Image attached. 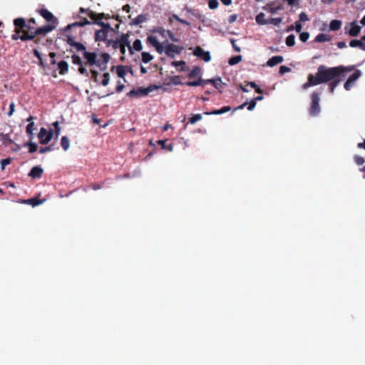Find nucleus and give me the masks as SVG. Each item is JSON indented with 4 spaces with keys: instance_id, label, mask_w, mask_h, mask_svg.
<instances>
[{
    "instance_id": "nucleus-35",
    "label": "nucleus",
    "mask_w": 365,
    "mask_h": 365,
    "mask_svg": "<svg viewBox=\"0 0 365 365\" xmlns=\"http://www.w3.org/2000/svg\"><path fill=\"white\" fill-rule=\"evenodd\" d=\"M25 146H29V152L30 153H35L38 149V145L36 143L29 142L26 143Z\"/></svg>"
},
{
    "instance_id": "nucleus-39",
    "label": "nucleus",
    "mask_w": 365,
    "mask_h": 365,
    "mask_svg": "<svg viewBox=\"0 0 365 365\" xmlns=\"http://www.w3.org/2000/svg\"><path fill=\"white\" fill-rule=\"evenodd\" d=\"M1 140L4 143L12 144L14 140L10 138L9 134L1 133Z\"/></svg>"
},
{
    "instance_id": "nucleus-15",
    "label": "nucleus",
    "mask_w": 365,
    "mask_h": 365,
    "mask_svg": "<svg viewBox=\"0 0 365 365\" xmlns=\"http://www.w3.org/2000/svg\"><path fill=\"white\" fill-rule=\"evenodd\" d=\"M38 14L45 19L47 21H53L55 24H56V19L53 16V14L50 12L46 9H41L38 11Z\"/></svg>"
},
{
    "instance_id": "nucleus-51",
    "label": "nucleus",
    "mask_w": 365,
    "mask_h": 365,
    "mask_svg": "<svg viewBox=\"0 0 365 365\" xmlns=\"http://www.w3.org/2000/svg\"><path fill=\"white\" fill-rule=\"evenodd\" d=\"M73 47L76 48L78 51H86V47L81 43L76 42Z\"/></svg>"
},
{
    "instance_id": "nucleus-19",
    "label": "nucleus",
    "mask_w": 365,
    "mask_h": 365,
    "mask_svg": "<svg viewBox=\"0 0 365 365\" xmlns=\"http://www.w3.org/2000/svg\"><path fill=\"white\" fill-rule=\"evenodd\" d=\"M361 27L356 24V21H353L351 23V29L349 31V34L351 36H356L359 34Z\"/></svg>"
},
{
    "instance_id": "nucleus-41",
    "label": "nucleus",
    "mask_w": 365,
    "mask_h": 365,
    "mask_svg": "<svg viewBox=\"0 0 365 365\" xmlns=\"http://www.w3.org/2000/svg\"><path fill=\"white\" fill-rule=\"evenodd\" d=\"M202 119V115L201 114H195L193 115L191 118H189V123L191 124H195L197 121L200 120Z\"/></svg>"
},
{
    "instance_id": "nucleus-8",
    "label": "nucleus",
    "mask_w": 365,
    "mask_h": 365,
    "mask_svg": "<svg viewBox=\"0 0 365 365\" xmlns=\"http://www.w3.org/2000/svg\"><path fill=\"white\" fill-rule=\"evenodd\" d=\"M53 137V130L50 129L47 130L45 128H41L38 135L39 142L42 145L48 144Z\"/></svg>"
},
{
    "instance_id": "nucleus-18",
    "label": "nucleus",
    "mask_w": 365,
    "mask_h": 365,
    "mask_svg": "<svg viewBox=\"0 0 365 365\" xmlns=\"http://www.w3.org/2000/svg\"><path fill=\"white\" fill-rule=\"evenodd\" d=\"M148 14H139L136 18L133 19L131 22V25H140L142 23L145 22L148 19Z\"/></svg>"
},
{
    "instance_id": "nucleus-13",
    "label": "nucleus",
    "mask_w": 365,
    "mask_h": 365,
    "mask_svg": "<svg viewBox=\"0 0 365 365\" xmlns=\"http://www.w3.org/2000/svg\"><path fill=\"white\" fill-rule=\"evenodd\" d=\"M193 54L198 58L203 59L205 62H208L211 59L210 52L204 51L200 46L195 47L193 51Z\"/></svg>"
},
{
    "instance_id": "nucleus-42",
    "label": "nucleus",
    "mask_w": 365,
    "mask_h": 365,
    "mask_svg": "<svg viewBox=\"0 0 365 365\" xmlns=\"http://www.w3.org/2000/svg\"><path fill=\"white\" fill-rule=\"evenodd\" d=\"M200 68L199 67H195L188 74L190 78H195L200 73Z\"/></svg>"
},
{
    "instance_id": "nucleus-20",
    "label": "nucleus",
    "mask_w": 365,
    "mask_h": 365,
    "mask_svg": "<svg viewBox=\"0 0 365 365\" xmlns=\"http://www.w3.org/2000/svg\"><path fill=\"white\" fill-rule=\"evenodd\" d=\"M284 61V58L282 56H274L269 58L267 62V66L273 67L278 63H282Z\"/></svg>"
},
{
    "instance_id": "nucleus-37",
    "label": "nucleus",
    "mask_w": 365,
    "mask_h": 365,
    "mask_svg": "<svg viewBox=\"0 0 365 365\" xmlns=\"http://www.w3.org/2000/svg\"><path fill=\"white\" fill-rule=\"evenodd\" d=\"M53 125L54 127L53 135H55V138L57 139L60 135L61 127L58 121L54 122Z\"/></svg>"
},
{
    "instance_id": "nucleus-58",
    "label": "nucleus",
    "mask_w": 365,
    "mask_h": 365,
    "mask_svg": "<svg viewBox=\"0 0 365 365\" xmlns=\"http://www.w3.org/2000/svg\"><path fill=\"white\" fill-rule=\"evenodd\" d=\"M282 22V18H272L270 19L268 23L272 24L274 25H278Z\"/></svg>"
},
{
    "instance_id": "nucleus-60",
    "label": "nucleus",
    "mask_w": 365,
    "mask_h": 365,
    "mask_svg": "<svg viewBox=\"0 0 365 365\" xmlns=\"http://www.w3.org/2000/svg\"><path fill=\"white\" fill-rule=\"evenodd\" d=\"M220 114H222L221 111H220V109H219V110H214L210 111V112L206 111V112L204 113V115H220Z\"/></svg>"
},
{
    "instance_id": "nucleus-62",
    "label": "nucleus",
    "mask_w": 365,
    "mask_h": 365,
    "mask_svg": "<svg viewBox=\"0 0 365 365\" xmlns=\"http://www.w3.org/2000/svg\"><path fill=\"white\" fill-rule=\"evenodd\" d=\"M15 104L14 102L11 103L9 105V111L8 112V115L11 116L15 110Z\"/></svg>"
},
{
    "instance_id": "nucleus-25",
    "label": "nucleus",
    "mask_w": 365,
    "mask_h": 365,
    "mask_svg": "<svg viewBox=\"0 0 365 365\" xmlns=\"http://www.w3.org/2000/svg\"><path fill=\"white\" fill-rule=\"evenodd\" d=\"M349 46L351 47H359L361 50L364 51L365 43H363L361 41L358 39H353L350 41Z\"/></svg>"
},
{
    "instance_id": "nucleus-23",
    "label": "nucleus",
    "mask_w": 365,
    "mask_h": 365,
    "mask_svg": "<svg viewBox=\"0 0 365 365\" xmlns=\"http://www.w3.org/2000/svg\"><path fill=\"white\" fill-rule=\"evenodd\" d=\"M344 78L340 77V78H336L334 80L329 81L330 83L329 84V92L331 93H333L334 92L336 87L339 84L341 81Z\"/></svg>"
},
{
    "instance_id": "nucleus-11",
    "label": "nucleus",
    "mask_w": 365,
    "mask_h": 365,
    "mask_svg": "<svg viewBox=\"0 0 365 365\" xmlns=\"http://www.w3.org/2000/svg\"><path fill=\"white\" fill-rule=\"evenodd\" d=\"M147 41L150 43L153 47H155L157 52L160 54L163 53L164 51V46L163 43H160L157 37L155 36H148L147 37Z\"/></svg>"
},
{
    "instance_id": "nucleus-22",
    "label": "nucleus",
    "mask_w": 365,
    "mask_h": 365,
    "mask_svg": "<svg viewBox=\"0 0 365 365\" xmlns=\"http://www.w3.org/2000/svg\"><path fill=\"white\" fill-rule=\"evenodd\" d=\"M58 67L59 68V73L61 75L66 74L68 72V64L65 61H61L58 63Z\"/></svg>"
},
{
    "instance_id": "nucleus-3",
    "label": "nucleus",
    "mask_w": 365,
    "mask_h": 365,
    "mask_svg": "<svg viewBox=\"0 0 365 365\" xmlns=\"http://www.w3.org/2000/svg\"><path fill=\"white\" fill-rule=\"evenodd\" d=\"M14 25L15 26V33L20 34L25 31H29V32L34 31L35 26L36 25V21L35 19L31 18L28 20V23H26V20L24 18H16L14 20Z\"/></svg>"
},
{
    "instance_id": "nucleus-48",
    "label": "nucleus",
    "mask_w": 365,
    "mask_h": 365,
    "mask_svg": "<svg viewBox=\"0 0 365 365\" xmlns=\"http://www.w3.org/2000/svg\"><path fill=\"white\" fill-rule=\"evenodd\" d=\"M33 53L39 60L40 65L43 66V63L40 52L37 49L34 48L33 50Z\"/></svg>"
},
{
    "instance_id": "nucleus-14",
    "label": "nucleus",
    "mask_w": 365,
    "mask_h": 365,
    "mask_svg": "<svg viewBox=\"0 0 365 365\" xmlns=\"http://www.w3.org/2000/svg\"><path fill=\"white\" fill-rule=\"evenodd\" d=\"M125 41L127 45V47L128 48L129 53L130 55L133 54V50L135 49L137 51H140L142 50V43L140 39H136L133 43V46L130 45V42L128 41V39L127 37H125Z\"/></svg>"
},
{
    "instance_id": "nucleus-36",
    "label": "nucleus",
    "mask_w": 365,
    "mask_h": 365,
    "mask_svg": "<svg viewBox=\"0 0 365 365\" xmlns=\"http://www.w3.org/2000/svg\"><path fill=\"white\" fill-rule=\"evenodd\" d=\"M285 43L288 46H293L295 44V36L293 34L289 35L285 40Z\"/></svg>"
},
{
    "instance_id": "nucleus-64",
    "label": "nucleus",
    "mask_w": 365,
    "mask_h": 365,
    "mask_svg": "<svg viewBox=\"0 0 365 365\" xmlns=\"http://www.w3.org/2000/svg\"><path fill=\"white\" fill-rule=\"evenodd\" d=\"M294 29H295L296 31L298 33H299L302 31V26L299 21L295 22Z\"/></svg>"
},
{
    "instance_id": "nucleus-34",
    "label": "nucleus",
    "mask_w": 365,
    "mask_h": 365,
    "mask_svg": "<svg viewBox=\"0 0 365 365\" xmlns=\"http://www.w3.org/2000/svg\"><path fill=\"white\" fill-rule=\"evenodd\" d=\"M329 40L330 38L324 34H319L315 38V41L317 42H327Z\"/></svg>"
},
{
    "instance_id": "nucleus-33",
    "label": "nucleus",
    "mask_w": 365,
    "mask_h": 365,
    "mask_svg": "<svg viewBox=\"0 0 365 365\" xmlns=\"http://www.w3.org/2000/svg\"><path fill=\"white\" fill-rule=\"evenodd\" d=\"M141 55L142 61L145 63H149L153 58V56L148 52H143Z\"/></svg>"
},
{
    "instance_id": "nucleus-63",
    "label": "nucleus",
    "mask_w": 365,
    "mask_h": 365,
    "mask_svg": "<svg viewBox=\"0 0 365 365\" xmlns=\"http://www.w3.org/2000/svg\"><path fill=\"white\" fill-rule=\"evenodd\" d=\"M256 106L255 101L252 99L248 104L247 109L249 110H252Z\"/></svg>"
},
{
    "instance_id": "nucleus-44",
    "label": "nucleus",
    "mask_w": 365,
    "mask_h": 365,
    "mask_svg": "<svg viewBox=\"0 0 365 365\" xmlns=\"http://www.w3.org/2000/svg\"><path fill=\"white\" fill-rule=\"evenodd\" d=\"M247 85L250 86L251 88L255 89V91L257 93L262 94L263 93V91L260 88H259V86L255 82H248Z\"/></svg>"
},
{
    "instance_id": "nucleus-9",
    "label": "nucleus",
    "mask_w": 365,
    "mask_h": 365,
    "mask_svg": "<svg viewBox=\"0 0 365 365\" xmlns=\"http://www.w3.org/2000/svg\"><path fill=\"white\" fill-rule=\"evenodd\" d=\"M361 75L362 73L360 70H355L345 82L344 85L345 90L349 91L354 86L355 81H357Z\"/></svg>"
},
{
    "instance_id": "nucleus-27",
    "label": "nucleus",
    "mask_w": 365,
    "mask_h": 365,
    "mask_svg": "<svg viewBox=\"0 0 365 365\" xmlns=\"http://www.w3.org/2000/svg\"><path fill=\"white\" fill-rule=\"evenodd\" d=\"M341 26V21L339 20H332L330 22L329 28L331 31H338Z\"/></svg>"
},
{
    "instance_id": "nucleus-29",
    "label": "nucleus",
    "mask_w": 365,
    "mask_h": 365,
    "mask_svg": "<svg viewBox=\"0 0 365 365\" xmlns=\"http://www.w3.org/2000/svg\"><path fill=\"white\" fill-rule=\"evenodd\" d=\"M61 145L63 150L66 151L70 146V140L66 136H63L61 139Z\"/></svg>"
},
{
    "instance_id": "nucleus-32",
    "label": "nucleus",
    "mask_w": 365,
    "mask_h": 365,
    "mask_svg": "<svg viewBox=\"0 0 365 365\" xmlns=\"http://www.w3.org/2000/svg\"><path fill=\"white\" fill-rule=\"evenodd\" d=\"M242 56L238 55L230 58L228 63L230 66H234L239 63L242 61Z\"/></svg>"
},
{
    "instance_id": "nucleus-17",
    "label": "nucleus",
    "mask_w": 365,
    "mask_h": 365,
    "mask_svg": "<svg viewBox=\"0 0 365 365\" xmlns=\"http://www.w3.org/2000/svg\"><path fill=\"white\" fill-rule=\"evenodd\" d=\"M207 83H211L216 89L219 91H220L222 88V86L225 85V83L222 82L220 78H217L215 79H206L205 85Z\"/></svg>"
},
{
    "instance_id": "nucleus-46",
    "label": "nucleus",
    "mask_w": 365,
    "mask_h": 365,
    "mask_svg": "<svg viewBox=\"0 0 365 365\" xmlns=\"http://www.w3.org/2000/svg\"><path fill=\"white\" fill-rule=\"evenodd\" d=\"M219 3L217 0H210L208 2V6L210 9H215L217 8Z\"/></svg>"
},
{
    "instance_id": "nucleus-12",
    "label": "nucleus",
    "mask_w": 365,
    "mask_h": 365,
    "mask_svg": "<svg viewBox=\"0 0 365 365\" xmlns=\"http://www.w3.org/2000/svg\"><path fill=\"white\" fill-rule=\"evenodd\" d=\"M153 32L159 34L163 37L168 36L169 38L173 42H178L179 40L175 37L174 34L170 30H165L162 27H158L153 30Z\"/></svg>"
},
{
    "instance_id": "nucleus-26",
    "label": "nucleus",
    "mask_w": 365,
    "mask_h": 365,
    "mask_svg": "<svg viewBox=\"0 0 365 365\" xmlns=\"http://www.w3.org/2000/svg\"><path fill=\"white\" fill-rule=\"evenodd\" d=\"M185 85L187 86H205V80L200 78L197 81H187L185 83Z\"/></svg>"
},
{
    "instance_id": "nucleus-56",
    "label": "nucleus",
    "mask_w": 365,
    "mask_h": 365,
    "mask_svg": "<svg viewBox=\"0 0 365 365\" xmlns=\"http://www.w3.org/2000/svg\"><path fill=\"white\" fill-rule=\"evenodd\" d=\"M173 17L176 20L178 21V22L182 24H185V25H189V22L187 21L186 20H183L182 19H180L178 15L176 14H173Z\"/></svg>"
},
{
    "instance_id": "nucleus-31",
    "label": "nucleus",
    "mask_w": 365,
    "mask_h": 365,
    "mask_svg": "<svg viewBox=\"0 0 365 365\" xmlns=\"http://www.w3.org/2000/svg\"><path fill=\"white\" fill-rule=\"evenodd\" d=\"M115 71L117 75L120 78H124V76L126 73V67L123 66H118L115 67Z\"/></svg>"
},
{
    "instance_id": "nucleus-43",
    "label": "nucleus",
    "mask_w": 365,
    "mask_h": 365,
    "mask_svg": "<svg viewBox=\"0 0 365 365\" xmlns=\"http://www.w3.org/2000/svg\"><path fill=\"white\" fill-rule=\"evenodd\" d=\"M71 59H72V62H73V64H76V65H78V66H81V65L83 64L81 58L78 56H77L76 54H74V55H73L71 56Z\"/></svg>"
},
{
    "instance_id": "nucleus-6",
    "label": "nucleus",
    "mask_w": 365,
    "mask_h": 365,
    "mask_svg": "<svg viewBox=\"0 0 365 365\" xmlns=\"http://www.w3.org/2000/svg\"><path fill=\"white\" fill-rule=\"evenodd\" d=\"M163 52H165L167 56L171 58L175 57V54H180L184 49L181 46L175 45L173 43H168L167 40L163 41Z\"/></svg>"
},
{
    "instance_id": "nucleus-28",
    "label": "nucleus",
    "mask_w": 365,
    "mask_h": 365,
    "mask_svg": "<svg viewBox=\"0 0 365 365\" xmlns=\"http://www.w3.org/2000/svg\"><path fill=\"white\" fill-rule=\"evenodd\" d=\"M110 58L109 54L104 53H102L101 57L98 59H101V63L102 64V67L100 68L101 69H104L106 68V63L108 62Z\"/></svg>"
},
{
    "instance_id": "nucleus-59",
    "label": "nucleus",
    "mask_w": 365,
    "mask_h": 365,
    "mask_svg": "<svg viewBox=\"0 0 365 365\" xmlns=\"http://www.w3.org/2000/svg\"><path fill=\"white\" fill-rule=\"evenodd\" d=\"M66 42L71 46H74V44L76 43V41H74V38L72 36H67Z\"/></svg>"
},
{
    "instance_id": "nucleus-1",
    "label": "nucleus",
    "mask_w": 365,
    "mask_h": 365,
    "mask_svg": "<svg viewBox=\"0 0 365 365\" xmlns=\"http://www.w3.org/2000/svg\"><path fill=\"white\" fill-rule=\"evenodd\" d=\"M354 70H355L354 66L327 67L324 65H320L317 68L315 76L312 73L308 75L307 82L302 85V88L306 90L309 87L329 82L336 78H345L346 73Z\"/></svg>"
},
{
    "instance_id": "nucleus-45",
    "label": "nucleus",
    "mask_w": 365,
    "mask_h": 365,
    "mask_svg": "<svg viewBox=\"0 0 365 365\" xmlns=\"http://www.w3.org/2000/svg\"><path fill=\"white\" fill-rule=\"evenodd\" d=\"M12 159L10 158H4L1 160V167L2 170H4L5 167L11 163Z\"/></svg>"
},
{
    "instance_id": "nucleus-30",
    "label": "nucleus",
    "mask_w": 365,
    "mask_h": 365,
    "mask_svg": "<svg viewBox=\"0 0 365 365\" xmlns=\"http://www.w3.org/2000/svg\"><path fill=\"white\" fill-rule=\"evenodd\" d=\"M264 16H265V15L264 13H262V12L259 13L256 16V19H255L256 22L260 25H265V24H268V21L267 20H265Z\"/></svg>"
},
{
    "instance_id": "nucleus-24",
    "label": "nucleus",
    "mask_w": 365,
    "mask_h": 365,
    "mask_svg": "<svg viewBox=\"0 0 365 365\" xmlns=\"http://www.w3.org/2000/svg\"><path fill=\"white\" fill-rule=\"evenodd\" d=\"M91 22L89 21L87 19H83L82 21H78V22H75V23H73L71 24H69L68 26H67V29H71V27H73V26H79V27H83L84 26H86V25H89L91 24Z\"/></svg>"
},
{
    "instance_id": "nucleus-21",
    "label": "nucleus",
    "mask_w": 365,
    "mask_h": 365,
    "mask_svg": "<svg viewBox=\"0 0 365 365\" xmlns=\"http://www.w3.org/2000/svg\"><path fill=\"white\" fill-rule=\"evenodd\" d=\"M33 120L34 117L31 115L29 116L26 120L28 122H29V123L26 126V133L30 136L31 139L33 138V132L34 130V123L33 122Z\"/></svg>"
},
{
    "instance_id": "nucleus-47",
    "label": "nucleus",
    "mask_w": 365,
    "mask_h": 365,
    "mask_svg": "<svg viewBox=\"0 0 365 365\" xmlns=\"http://www.w3.org/2000/svg\"><path fill=\"white\" fill-rule=\"evenodd\" d=\"M309 37V34L308 32H302L299 34V39L302 42H306Z\"/></svg>"
},
{
    "instance_id": "nucleus-57",
    "label": "nucleus",
    "mask_w": 365,
    "mask_h": 365,
    "mask_svg": "<svg viewBox=\"0 0 365 365\" xmlns=\"http://www.w3.org/2000/svg\"><path fill=\"white\" fill-rule=\"evenodd\" d=\"M78 71L81 74L88 76V72L86 68L83 67V64L79 66Z\"/></svg>"
},
{
    "instance_id": "nucleus-4",
    "label": "nucleus",
    "mask_w": 365,
    "mask_h": 365,
    "mask_svg": "<svg viewBox=\"0 0 365 365\" xmlns=\"http://www.w3.org/2000/svg\"><path fill=\"white\" fill-rule=\"evenodd\" d=\"M56 25L53 24H48L44 26L35 29L34 31L29 32V31H25L24 34L20 36V39L22 41H26L29 40H34L36 36L38 35H46L48 33L52 31L55 29Z\"/></svg>"
},
{
    "instance_id": "nucleus-55",
    "label": "nucleus",
    "mask_w": 365,
    "mask_h": 365,
    "mask_svg": "<svg viewBox=\"0 0 365 365\" xmlns=\"http://www.w3.org/2000/svg\"><path fill=\"white\" fill-rule=\"evenodd\" d=\"M30 205H31L33 207H35L40 204L41 201L38 198H31L28 200Z\"/></svg>"
},
{
    "instance_id": "nucleus-61",
    "label": "nucleus",
    "mask_w": 365,
    "mask_h": 365,
    "mask_svg": "<svg viewBox=\"0 0 365 365\" xmlns=\"http://www.w3.org/2000/svg\"><path fill=\"white\" fill-rule=\"evenodd\" d=\"M172 65L176 68L179 66H183L185 65V62L184 61H173L172 62Z\"/></svg>"
},
{
    "instance_id": "nucleus-40",
    "label": "nucleus",
    "mask_w": 365,
    "mask_h": 365,
    "mask_svg": "<svg viewBox=\"0 0 365 365\" xmlns=\"http://www.w3.org/2000/svg\"><path fill=\"white\" fill-rule=\"evenodd\" d=\"M158 143L161 146L163 149H167L170 151L173 150V144H169L168 146L166 145V140H159Z\"/></svg>"
},
{
    "instance_id": "nucleus-52",
    "label": "nucleus",
    "mask_w": 365,
    "mask_h": 365,
    "mask_svg": "<svg viewBox=\"0 0 365 365\" xmlns=\"http://www.w3.org/2000/svg\"><path fill=\"white\" fill-rule=\"evenodd\" d=\"M230 43H232V48L234 49L235 51L236 52H240L241 51V48L240 47H239L236 43V40L234 39V38H230Z\"/></svg>"
},
{
    "instance_id": "nucleus-2",
    "label": "nucleus",
    "mask_w": 365,
    "mask_h": 365,
    "mask_svg": "<svg viewBox=\"0 0 365 365\" xmlns=\"http://www.w3.org/2000/svg\"><path fill=\"white\" fill-rule=\"evenodd\" d=\"M88 16L93 21L94 24L102 26V29L97 31L95 34L96 41H106L108 32L113 31V29L108 24H106L102 22V19L105 18L103 13L96 14L93 11H88Z\"/></svg>"
},
{
    "instance_id": "nucleus-10",
    "label": "nucleus",
    "mask_w": 365,
    "mask_h": 365,
    "mask_svg": "<svg viewBox=\"0 0 365 365\" xmlns=\"http://www.w3.org/2000/svg\"><path fill=\"white\" fill-rule=\"evenodd\" d=\"M83 56L87 61L86 63L91 66L96 65L99 68L102 67L101 59H97V55L95 52L85 51Z\"/></svg>"
},
{
    "instance_id": "nucleus-53",
    "label": "nucleus",
    "mask_w": 365,
    "mask_h": 365,
    "mask_svg": "<svg viewBox=\"0 0 365 365\" xmlns=\"http://www.w3.org/2000/svg\"><path fill=\"white\" fill-rule=\"evenodd\" d=\"M109 82V74L108 73H106L103 74V78L101 81V84L104 86H107Z\"/></svg>"
},
{
    "instance_id": "nucleus-49",
    "label": "nucleus",
    "mask_w": 365,
    "mask_h": 365,
    "mask_svg": "<svg viewBox=\"0 0 365 365\" xmlns=\"http://www.w3.org/2000/svg\"><path fill=\"white\" fill-rule=\"evenodd\" d=\"M354 161L358 165H362L364 163V159L359 155L354 156Z\"/></svg>"
},
{
    "instance_id": "nucleus-54",
    "label": "nucleus",
    "mask_w": 365,
    "mask_h": 365,
    "mask_svg": "<svg viewBox=\"0 0 365 365\" xmlns=\"http://www.w3.org/2000/svg\"><path fill=\"white\" fill-rule=\"evenodd\" d=\"M290 71H291V69L289 67H287L286 66H281L279 67V73L281 75H283L284 73L289 72Z\"/></svg>"
},
{
    "instance_id": "nucleus-16",
    "label": "nucleus",
    "mask_w": 365,
    "mask_h": 365,
    "mask_svg": "<svg viewBox=\"0 0 365 365\" xmlns=\"http://www.w3.org/2000/svg\"><path fill=\"white\" fill-rule=\"evenodd\" d=\"M43 173V170L40 166H34L29 173V176L34 179L40 178Z\"/></svg>"
},
{
    "instance_id": "nucleus-38",
    "label": "nucleus",
    "mask_w": 365,
    "mask_h": 365,
    "mask_svg": "<svg viewBox=\"0 0 365 365\" xmlns=\"http://www.w3.org/2000/svg\"><path fill=\"white\" fill-rule=\"evenodd\" d=\"M56 149V147L53 144H51V145H49L48 146H46V147H41L39 150V153H47V152H50V151H52V150H54Z\"/></svg>"
},
{
    "instance_id": "nucleus-7",
    "label": "nucleus",
    "mask_w": 365,
    "mask_h": 365,
    "mask_svg": "<svg viewBox=\"0 0 365 365\" xmlns=\"http://www.w3.org/2000/svg\"><path fill=\"white\" fill-rule=\"evenodd\" d=\"M311 105L309 108V113L311 116H317L320 113L319 93L314 92L311 95Z\"/></svg>"
},
{
    "instance_id": "nucleus-5",
    "label": "nucleus",
    "mask_w": 365,
    "mask_h": 365,
    "mask_svg": "<svg viewBox=\"0 0 365 365\" xmlns=\"http://www.w3.org/2000/svg\"><path fill=\"white\" fill-rule=\"evenodd\" d=\"M159 86L151 85L148 88L138 87L137 88H133L130 92L127 93L128 96L130 98H139L143 96H146L155 89L158 88Z\"/></svg>"
},
{
    "instance_id": "nucleus-50",
    "label": "nucleus",
    "mask_w": 365,
    "mask_h": 365,
    "mask_svg": "<svg viewBox=\"0 0 365 365\" xmlns=\"http://www.w3.org/2000/svg\"><path fill=\"white\" fill-rule=\"evenodd\" d=\"M299 22H305V21H309V17L307 16V14L305 13V12H302L299 14Z\"/></svg>"
}]
</instances>
